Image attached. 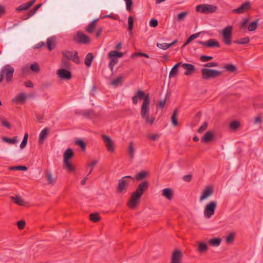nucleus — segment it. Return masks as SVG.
Returning a JSON list of instances; mask_svg holds the SVG:
<instances>
[{"label": "nucleus", "mask_w": 263, "mask_h": 263, "mask_svg": "<svg viewBox=\"0 0 263 263\" xmlns=\"http://www.w3.org/2000/svg\"><path fill=\"white\" fill-rule=\"evenodd\" d=\"M11 199L12 201L16 204L20 206H24L26 202L20 196L15 195V196H11Z\"/></svg>", "instance_id": "nucleus-23"}, {"label": "nucleus", "mask_w": 263, "mask_h": 263, "mask_svg": "<svg viewBox=\"0 0 263 263\" xmlns=\"http://www.w3.org/2000/svg\"><path fill=\"white\" fill-rule=\"evenodd\" d=\"M249 19L248 18H245L243 20L240 25V28L241 29H246L247 28V25L249 22Z\"/></svg>", "instance_id": "nucleus-63"}, {"label": "nucleus", "mask_w": 263, "mask_h": 263, "mask_svg": "<svg viewBox=\"0 0 263 263\" xmlns=\"http://www.w3.org/2000/svg\"><path fill=\"white\" fill-rule=\"evenodd\" d=\"M214 138V134L211 131L207 132L204 136L202 138L201 141L202 142L207 143L210 142Z\"/></svg>", "instance_id": "nucleus-24"}, {"label": "nucleus", "mask_w": 263, "mask_h": 263, "mask_svg": "<svg viewBox=\"0 0 263 263\" xmlns=\"http://www.w3.org/2000/svg\"><path fill=\"white\" fill-rule=\"evenodd\" d=\"M127 178L133 179L130 176H125L122 177L118 181V184L117 187V192L118 193H122L126 191L127 188L128 186Z\"/></svg>", "instance_id": "nucleus-6"}, {"label": "nucleus", "mask_w": 263, "mask_h": 263, "mask_svg": "<svg viewBox=\"0 0 263 263\" xmlns=\"http://www.w3.org/2000/svg\"><path fill=\"white\" fill-rule=\"evenodd\" d=\"M61 66L62 69H70L71 67V63L69 60L63 58L62 59Z\"/></svg>", "instance_id": "nucleus-30"}, {"label": "nucleus", "mask_w": 263, "mask_h": 263, "mask_svg": "<svg viewBox=\"0 0 263 263\" xmlns=\"http://www.w3.org/2000/svg\"><path fill=\"white\" fill-rule=\"evenodd\" d=\"M149 25L152 27H156L158 25V22L156 19L152 18L149 22Z\"/></svg>", "instance_id": "nucleus-62"}, {"label": "nucleus", "mask_w": 263, "mask_h": 263, "mask_svg": "<svg viewBox=\"0 0 263 263\" xmlns=\"http://www.w3.org/2000/svg\"><path fill=\"white\" fill-rule=\"evenodd\" d=\"M2 72L6 76V80L9 82L11 80L14 73V69L10 65H6L2 68Z\"/></svg>", "instance_id": "nucleus-12"}, {"label": "nucleus", "mask_w": 263, "mask_h": 263, "mask_svg": "<svg viewBox=\"0 0 263 263\" xmlns=\"http://www.w3.org/2000/svg\"><path fill=\"white\" fill-rule=\"evenodd\" d=\"M187 14H188V13L186 11L182 12L179 13L177 16V20L178 22L184 20V18L186 17V16L187 15Z\"/></svg>", "instance_id": "nucleus-52"}, {"label": "nucleus", "mask_w": 263, "mask_h": 263, "mask_svg": "<svg viewBox=\"0 0 263 263\" xmlns=\"http://www.w3.org/2000/svg\"><path fill=\"white\" fill-rule=\"evenodd\" d=\"M75 144L81 147L83 151H86V144L82 139H78L76 141Z\"/></svg>", "instance_id": "nucleus-46"}, {"label": "nucleus", "mask_w": 263, "mask_h": 263, "mask_svg": "<svg viewBox=\"0 0 263 263\" xmlns=\"http://www.w3.org/2000/svg\"><path fill=\"white\" fill-rule=\"evenodd\" d=\"M36 0H32L29 2L24 3L18 6L16 10L17 11H22L28 9L31 6H32L35 2Z\"/></svg>", "instance_id": "nucleus-20"}, {"label": "nucleus", "mask_w": 263, "mask_h": 263, "mask_svg": "<svg viewBox=\"0 0 263 263\" xmlns=\"http://www.w3.org/2000/svg\"><path fill=\"white\" fill-rule=\"evenodd\" d=\"M94 59V56L93 55V54L92 53H88L85 58V60H84V63H85V64L87 66V67H90L91 65V63H92V62L93 61Z\"/></svg>", "instance_id": "nucleus-29"}, {"label": "nucleus", "mask_w": 263, "mask_h": 263, "mask_svg": "<svg viewBox=\"0 0 263 263\" xmlns=\"http://www.w3.org/2000/svg\"><path fill=\"white\" fill-rule=\"evenodd\" d=\"M250 42V38L248 36L245 37L243 38L235 40L233 41L234 43L237 44H246Z\"/></svg>", "instance_id": "nucleus-39"}, {"label": "nucleus", "mask_w": 263, "mask_h": 263, "mask_svg": "<svg viewBox=\"0 0 263 263\" xmlns=\"http://www.w3.org/2000/svg\"><path fill=\"white\" fill-rule=\"evenodd\" d=\"M26 100V95L25 93H21L17 96L12 99V102L15 103H24Z\"/></svg>", "instance_id": "nucleus-22"}, {"label": "nucleus", "mask_w": 263, "mask_h": 263, "mask_svg": "<svg viewBox=\"0 0 263 263\" xmlns=\"http://www.w3.org/2000/svg\"><path fill=\"white\" fill-rule=\"evenodd\" d=\"M235 235L233 233H231L226 238V241L228 243H232L234 240Z\"/></svg>", "instance_id": "nucleus-54"}, {"label": "nucleus", "mask_w": 263, "mask_h": 263, "mask_svg": "<svg viewBox=\"0 0 263 263\" xmlns=\"http://www.w3.org/2000/svg\"><path fill=\"white\" fill-rule=\"evenodd\" d=\"M128 26L129 31L130 32V33H132V30L134 27V20L132 16H129L128 18Z\"/></svg>", "instance_id": "nucleus-51"}, {"label": "nucleus", "mask_w": 263, "mask_h": 263, "mask_svg": "<svg viewBox=\"0 0 263 263\" xmlns=\"http://www.w3.org/2000/svg\"><path fill=\"white\" fill-rule=\"evenodd\" d=\"M49 132L48 127L44 128L40 133L39 135V143H42L47 137Z\"/></svg>", "instance_id": "nucleus-26"}, {"label": "nucleus", "mask_w": 263, "mask_h": 263, "mask_svg": "<svg viewBox=\"0 0 263 263\" xmlns=\"http://www.w3.org/2000/svg\"><path fill=\"white\" fill-rule=\"evenodd\" d=\"M162 195L167 200H171L173 198V191L171 188H165L162 191Z\"/></svg>", "instance_id": "nucleus-21"}, {"label": "nucleus", "mask_w": 263, "mask_h": 263, "mask_svg": "<svg viewBox=\"0 0 263 263\" xmlns=\"http://www.w3.org/2000/svg\"><path fill=\"white\" fill-rule=\"evenodd\" d=\"M198 43L201 45L205 46L208 47H220V44H219L218 41L217 40H216L215 39H210L206 42L200 41L198 42Z\"/></svg>", "instance_id": "nucleus-18"}, {"label": "nucleus", "mask_w": 263, "mask_h": 263, "mask_svg": "<svg viewBox=\"0 0 263 263\" xmlns=\"http://www.w3.org/2000/svg\"><path fill=\"white\" fill-rule=\"evenodd\" d=\"M251 9V4L250 1L243 2L238 8L233 9L232 13L236 14H242L247 12Z\"/></svg>", "instance_id": "nucleus-11"}, {"label": "nucleus", "mask_w": 263, "mask_h": 263, "mask_svg": "<svg viewBox=\"0 0 263 263\" xmlns=\"http://www.w3.org/2000/svg\"><path fill=\"white\" fill-rule=\"evenodd\" d=\"M217 207L216 201H211L209 202L205 206L204 215L205 218H210L214 215Z\"/></svg>", "instance_id": "nucleus-7"}, {"label": "nucleus", "mask_w": 263, "mask_h": 263, "mask_svg": "<svg viewBox=\"0 0 263 263\" xmlns=\"http://www.w3.org/2000/svg\"><path fill=\"white\" fill-rule=\"evenodd\" d=\"M139 56L144 57L146 58H149V55L145 53L140 52L134 53L132 55V58H134V57H139Z\"/></svg>", "instance_id": "nucleus-53"}, {"label": "nucleus", "mask_w": 263, "mask_h": 263, "mask_svg": "<svg viewBox=\"0 0 263 263\" xmlns=\"http://www.w3.org/2000/svg\"><path fill=\"white\" fill-rule=\"evenodd\" d=\"M183 257L182 252L180 250H175L172 255L171 260L170 263H182L181 259Z\"/></svg>", "instance_id": "nucleus-15"}, {"label": "nucleus", "mask_w": 263, "mask_h": 263, "mask_svg": "<svg viewBox=\"0 0 263 263\" xmlns=\"http://www.w3.org/2000/svg\"><path fill=\"white\" fill-rule=\"evenodd\" d=\"M62 54L64 58L67 60H71L76 64H80V63L78 52L77 51H75L73 53L72 51L66 50L62 51Z\"/></svg>", "instance_id": "nucleus-9"}, {"label": "nucleus", "mask_w": 263, "mask_h": 263, "mask_svg": "<svg viewBox=\"0 0 263 263\" xmlns=\"http://www.w3.org/2000/svg\"><path fill=\"white\" fill-rule=\"evenodd\" d=\"M213 58L212 56L202 55L200 57V59L202 62H205L212 60Z\"/></svg>", "instance_id": "nucleus-56"}, {"label": "nucleus", "mask_w": 263, "mask_h": 263, "mask_svg": "<svg viewBox=\"0 0 263 263\" xmlns=\"http://www.w3.org/2000/svg\"><path fill=\"white\" fill-rule=\"evenodd\" d=\"M222 74V72L215 69L203 68L201 69L202 78L203 80H209L218 77Z\"/></svg>", "instance_id": "nucleus-3"}, {"label": "nucleus", "mask_w": 263, "mask_h": 263, "mask_svg": "<svg viewBox=\"0 0 263 263\" xmlns=\"http://www.w3.org/2000/svg\"><path fill=\"white\" fill-rule=\"evenodd\" d=\"M73 40L78 44H87L90 43L89 37L81 31L77 32L73 36Z\"/></svg>", "instance_id": "nucleus-10"}, {"label": "nucleus", "mask_w": 263, "mask_h": 263, "mask_svg": "<svg viewBox=\"0 0 263 263\" xmlns=\"http://www.w3.org/2000/svg\"><path fill=\"white\" fill-rule=\"evenodd\" d=\"M208 249V245L205 242H199L198 246L197 251L199 253L205 252Z\"/></svg>", "instance_id": "nucleus-31"}, {"label": "nucleus", "mask_w": 263, "mask_h": 263, "mask_svg": "<svg viewBox=\"0 0 263 263\" xmlns=\"http://www.w3.org/2000/svg\"><path fill=\"white\" fill-rule=\"evenodd\" d=\"M200 33H196L195 34H193L191 35L186 41L185 43L183 44V47L185 46L187 44H189L190 43H191L192 41H193L194 39H196L197 37L199 36Z\"/></svg>", "instance_id": "nucleus-45"}, {"label": "nucleus", "mask_w": 263, "mask_h": 263, "mask_svg": "<svg viewBox=\"0 0 263 263\" xmlns=\"http://www.w3.org/2000/svg\"><path fill=\"white\" fill-rule=\"evenodd\" d=\"M74 156V153L72 148H69L67 149L63 154L64 157V165L65 167L69 172H74V166L70 162V159Z\"/></svg>", "instance_id": "nucleus-2"}, {"label": "nucleus", "mask_w": 263, "mask_h": 263, "mask_svg": "<svg viewBox=\"0 0 263 263\" xmlns=\"http://www.w3.org/2000/svg\"><path fill=\"white\" fill-rule=\"evenodd\" d=\"M2 140L10 144H15L17 142V137L15 136L13 138H9L6 137H2Z\"/></svg>", "instance_id": "nucleus-38"}, {"label": "nucleus", "mask_w": 263, "mask_h": 263, "mask_svg": "<svg viewBox=\"0 0 263 263\" xmlns=\"http://www.w3.org/2000/svg\"><path fill=\"white\" fill-rule=\"evenodd\" d=\"M208 123L206 122H204L203 124L199 127L198 129V132L201 133L205 130L208 127Z\"/></svg>", "instance_id": "nucleus-60"}, {"label": "nucleus", "mask_w": 263, "mask_h": 263, "mask_svg": "<svg viewBox=\"0 0 263 263\" xmlns=\"http://www.w3.org/2000/svg\"><path fill=\"white\" fill-rule=\"evenodd\" d=\"M30 68L34 72H38L40 70L39 65L37 62H33V63L30 65Z\"/></svg>", "instance_id": "nucleus-50"}, {"label": "nucleus", "mask_w": 263, "mask_h": 263, "mask_svg": "<svg viewBox=\"0 0 263 263\" xmlns=\"http://www.w3.org/2000/svg\"><path fill=\"white\" fill-rule=\"evenodd\" d=\"M47 48L49 51L54 49L55 46V39L54 37H50L47 40Z\"/></svg>", "instance_id": "nucleus-25"}, {"label": "nucleus", "mask_w": 263, "mask_h": 263, "mask_svg": "<svg viewBox=\"0 0 263 263\" xmlns=\"http://www.w3.org/2000/svg\"><path fill=\"white\" fill-rule=\"evenodd\" d=\"M224 68L226 69L228 71L233 72L237 70L236 67L233 64H228L224 66Z\"/></svg>", "instance_id": "nucleus-47"}, {"label": "nucleus", "mask_w": 263, "mask_h": 263, "mask_svg": "<svg viewBox=\"0 0 263 263\" xmlns=\"http://www.w3.org/2000/svg\"><path fill=\"white\" fill-rule=\"evenodd\" d=\"M26 222L24 220H20L17 222V226L18 229L23 230L25 227Z\"/></svg>", "instance_id": "nucleus-59"}, {"label": "nucleus", "mask_w": 263, "mask_h": 263, "mask_svg": "<svg viewBox=\"0 0 263 263\" xmlns=\"http://www.w3.org/2000/svg\"><path fill=\"white\" fill-rule=\"evenodd\" d=\"M110 62L109 64V67L110 69H112L113 66L116 65L118 62V59L116 58H109Z\"/></svg>", "instance_id": "nucleus-57"}, {"label": "nucleus", "mask_w": 263, "mask_h": 263, "mask_svg": "<svg viewBox=\"0 0 263 263\" xmlns=\"http://www.w3.org/2000/svg\"><path fill=\"white\" fill-rule=\"evenodd\" d=\"M217 66L218 63L216 62H210L203 65V66L205 67H217Z\"/></svg>", "instance_id": "nucleus-64"}, {"label": "nucleus", "mask_w": 263, "mask_h": 263, "mask_svg": "<svg viewBox=\"0 0 263 263\" xmlns=\"http://www.w3.org/2000/svg\"><path fill=\"white\" fill-rule=\"evenodd\" d=\"M135 149L134 147V143L130 142L129 143L128 153L130 159H133L134 157Z\"/></svg>", "instance_id": "nucleus-41"}, {"label": "nucleus", "mask_w": 263, "mask_h": 263, "mask_svg": "<svg viewBox=\"0 0 263 263\" xmlns=\"http://www.w3.org/2000/svg\"><path fill=\"white\" fill-rule=\"evenodd\" d=\"M122 82V77L120 76L117 78L116 79L112 80L110 82L111 85L113 86H118L119 84H121Z\"/></svg>", "instance_id": "nucleus-48"}, {"label": "nucleus", "mask_w": 263, "mask_h": 263, "mask_svg": "<svg viewBox=\"0 0 263 263\" xmlns=\"http://www.w3.org/2000/svg\"><path fill=\"white\" fill-rule=\"evenodd\" d=\"M138 99H143V103L141 109V116L144 119L146 123L153 125L155 118H150L149 116V110L150 105V97L149 93H145L143 90L137 91L132 97L133 103L135 105L138 103Z\"/></svg>", "instance_id": "nucleus-1"}, {"label": "nucleus", "mask_w": 263, "mask_h": 263, "mask_svg": "<svg viewBox=\"0 0 263 263\" xmlns=\"http://www.w3.org/2000/svg\"><path fill=\"white\" fill-rule=\"evenodd\" d=\"M147 137L152 141H155L159 138V136L157 134H148L147 135Z\"/></svg>", "instance_id": "nucleus-58"}, {"label": "nucleus", "mask_w": 263, "mask_h": 263, "mask_svg": "<svg viewBox=\"0 0 263 263\" xmlns=\"http://www.w3.org/2000/svg\"><path fill=\"white\" fill-rule=\"evenodd\" d=\"M178 109H175L171 117V122L173 126H176L178 125V119H177Z\"/></svg>", "instance_id": "nucleus-35"}, {"label": "nucleus", "mask_w": 263, "mask_h": 263, "mask_svg": "<svg viewBox=\"0 0 263 263\" xmlns=\"http://www.w3.org/2000/svg\"><path fill=\"white\" fill-rule=\"evenodd\" d=\"M142 196L139 195L136 192H134L131 194L130 197L127 202V205L130 209H135L137 206L140 203V199Z\"/></svg>", "instance_id": "nucleus-5"}, {"label": "nucleus", "mask_w": 263, "mask_h": 263, "mask_svg": "<svg viewBox=\"0 0 263 263\" xmlns=\"http://www.w3.org/2000/svg\"><path fill=\"white\" fill-rule=\"evenodd\" d=\"M181 66L183 68L185 71L184 72V74L185 76H190L191 75L194 71L195 70V67L194 65L187 63H181Z\"/></svg>", "instance_id": "nucleus-19"}, {"label": "nucleus", "mask_w": 263, "mask_h": 263, "mask_svg": "<svg viewBox=\"0 0 263 263\" xmlns=\"http://www.w3.org/2000/svg\"><path fill=\"white\" fill-rule=\"evenodd\" d=\"M149 182L145 180L141 182L137 186L136 192L142 196L144 193L148 189Z\"/></svg>", "instance_id": "nucleus-16"}, {"label": "nucleus", "mask_w": 263, "mask_h": 263, "mask_svg": "<svg viewBox=\"0 0 263 263\" xmlns=\"http://www.w3.org/2000/svg\"><path fill=\"white\" fill-rule=\"evenodd\" d=\"M258 20L257 19L255 21L251 22L249 24V25L248 27V30L249 31H253L255 30H256V29L257 27V25H258Z\"/></svg>", "instance_id": "nucleus-44"}, {"label": "nucleus", "mask_w": 263, "mask_h": 263, "mask_svg": "<svg viewBox=\"0 0 263 263\" xmlns=\"http://www.w3.org/2000/svg\"><path fill=\"white\" fill-rule=\"evenodd\" d=\"M232 27L228 26L222 30V35L223 42L227 45H230L232 43Z\"/></svg>", "instance_id": "nucleus-8"}, {"label": "nucleus", "mask_w": 263, "mask_h": 263, "mask_svg": "<svg viewBox=\"0 0 263 263\" xmlns=\"http://www.w3.org/2000/svg\"><path fill=\"white\" fill-rule=\"evenodd\" d=\"M148 172L146 171H141L137 173L135 177L137 180H142L148 176Z\"/></svg>", "instance_id": "nucleus-37"}, {"label": "nucleus", "mask_w": 263, "mask_h": 263, "mask_svg": "<svg viewBox=\"0 0 263 263\" xmlns=\"http://www.w3.org/2000/svg\"><path fill=\"white\" fill-rule=\"evenodd\" d=\"M90 220L93 222H97L101 219L99 213H91L89 215Z\"/></svg>", "instance_id": "nucleus-42"}, {"label": "nucleus", "mask_w": 263, "mask_h": 263, "mask_svg": "<svg viewBox=\"0 0 263 263\" xmlns=\"http://www.w3.org/2000/svg\"><path fill=\"white\" fill-rule=\"evenodd\" d=\"M181 62L177 63L173 67L169 74L170 78L175 77L177 74L178 72V67L181 66Z\"/></svg>", "instance_id": "nucleus-27"}, {"label": "nucleus", "mask_w": 263, "mask_h": 263, "mask_svg": "<svg viewBox=\"0 0 263 263\" xmlns=\"http://www.w3.org/2000/svg\"><path fill=\"white\" fill-rule=\"evenodd\" d=\"M9 170L11 171H26L28 170V167L26 166L18 165L15 166H10L9 167Z\"/></svg>", "instance_id": "nucleus-43"}, {"label": "nucleus", "mask_w": 263, "mask_h": 263, "mask_svg": "<svg viewBox=\"0 0 263 263\" xmlns=\"http://www.w3.org/2000/svg\"><path fill=\"white\" fill-rule=\"evenodd\" d=\"M157 46L163 50H166L170 47V44L167 43H157Z\"/></svg>", "instance_id": "nucleus-55"}, {"label": "nucleus", "mask_w": 263, "mask_h": 263, "mask_svg": "<svg viewBox=\"0 0 263 263\" xmlns=\"http://www.w3.org/2000/svg\"><path fill=\"white\" fill-rule=\"evenodd\" d=\"M124 53L123 52L116 51V50H112L110 51L108 54V57L109 58H121L123 56Z\"/></svg>", "instance_id": "nucleus-28"}, {"label": "nucleus", "mask_w": 263, "mask_h": 263, "mask_svg": "<svg viewBox=\"0 0 263 263\" xmlns=\"http://www.w3.org/2000/svg\"><path fill=\"white\" fill-rule=\"evenodd\" d=\"M214 190L213 187L211 186H206L205 189L203 190L202 194L200 197V200L203 201L209 197L213 194Z\"/></svg>", "instance_id": "nucleus-17"}, {"label": "nucleus", "mask_w": 263, "mask_h": 263, "mask_svg": "<svg viewBox=\"0 0 263 263\" xmlns=\"http://www.w3.org/2000/svg\"><path fill=\"white\" fill-rule=\"evenodd\" d=\"M68 69L58 70L57 74L62 80H70L72 78L71 72Z\"/></svg>", "instance_id": "nucleus-14"}, {"label": "nucleus", "mask_w": 263, "mask_h": 263, "mask_svg": "<svg viewBox=\"0 0 263 263\" xmlns=\"http://www.w3.org/2000/svg\"><path fill=\"white\" fill-rule=\"evenodd\" d=\"M125 1L126 2V9L128 11L130 12L133 5V1L132 0H125Z\"/></svg>", "instance_id": "nucleus-61"}, {"label": "nucleus", "mask_w": 263, "mask_h": 263, "mask_svg": "<svg viewBox=\"0 0 263 263\" xmlns=\"http://www.w3.org/2000/svg\"><path fill=\"white\" fill-rule=\"evenodd\" d=\"M99 18H97L90 23V24L86 27V30L89 33H92L94 31L96 27V23L98 21Z\"/></svg>", "instance_id": "nucleus-36"}, {"label": "nucleus", "mask_w": 263, "mask_h": 263, "mask_svg": "<svg viewBox=\"0 0 263 263\" xmlns=\"http://www.w3.org/2000/svg\"><path fill=\"white\" fill-rule=\"evenodd\" d=\"M81 114L86 118H93L96 117V114L92 109L83 110L82 111Z\"/></svg>", "instance_id": "nucleus-33"}, {"label": "nucleus", "mask_w": 263, "mask_h": 263, "mask_svg": "<svg viewBox=\"0 0 263 263\" xmlns=\"http://www.w3.org/2000/svg\"><path fill=\"white\" fill-rule=\"evenodd\" d=\"M240 126V122L238 121H233L230 124V128L232 130H236Z\"/></svg>", "instance_id": "nucleus-49"}, {"label": "nucleus", "mask_w": 263, "mask_h": 263, "mask_svg": "<svg viewBox=\"0 0 263 263\" xmlns=\"http://www.w3.org/2000/svg\"><path fill=\"white\" fill-rule=\"evenodd\" d=\"M217 9V7L211 4H201L196 7V11L203 14H209L215 12Z\"/></svg>", "instance_id": "nucleus-4"}, {"label": "nucleus", "mask_w": 263, "mask_h": 263, "mask_svg": "<svg viewBox=\"0 0 263 263\" xmlns=\"http://www.w3.org/2000/svg\"><path fill=\"white\" fill-rule=\"evenodd\" d=\"M42 4H37L35 5L32 9L30 10L28 12V16L26 17V19L34 14L37 11V10L42 6Z\"/></svg>", "instance_id": "nucleus-40"}, {"label": "nucleus", "mask_w": 263, "mask_h": 263, "mask_svg": "<svg viewBox=\"0 0 263 263\" xmlns=\"http://www.w3.org/2000/svg\"><path fill=\"white\" fill-rule=\"evenodd\" d=\"M221 242V239L220 238H214L209 240V244L213 247H218Z\"/></svg>", "instance_id": "nucleus-32"}, {"label": "nucleus", "mask_w": 263, "mask_h": 263, "mask_svg": "<svg viewBox=\"0 0 263 263\" xmlns=\"http://www.w3.org/2000/svg\"><path fill=\"white\" fill-rule=\"evenodd\" d=\"M45 177L49 184H53L54 183L55 180L53 178L52 174L49 171H45Z\"/></svg>", "instance_id": "nucleus-34"}, {"label": "nucleus", "mask_w": 263, "mask_h": 263, "mask_svg": "<svg viewBox=\"0 0 263 263\" xmlns=\"http://www.w3.org/2000/svg\"><path fill=\"white\" fill-rule=\"evenodd\" d=\"M102 138L105 143L107 150L110 153H113L115 151V147L111 138L105 135H102Z\"/></svg>", "instance_id": "nucleus-13"}]
</instances>
